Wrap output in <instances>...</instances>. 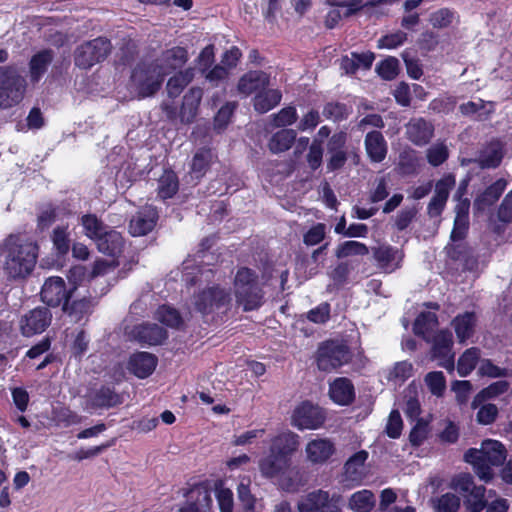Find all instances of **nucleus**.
I'll use <instances>...</instances> for the list:
<instances>
[{"label": "nucleus", "instance_id": "nucleus-8", "mask_svg": "<svg viewBox=\"0 0 512 512\" xmlns=\"http://www.w3.org/2000/svg\"><path fill=\"white\" fill-rule=\"evenodd\" d=\"M350 353L348 347L338 341L322 343L316 354V363L320 370L330 372L348 363Z\"/></svg>", "mask_w": 512, "mask_h": 512}, {"label": "nucleus", "instance_id": "nucleus-10", "mask_svg": "<svg viewBox=\"0 0 512 512\" xmlns=\"http://www.w3.org/2000/svg\"><path fill=\"white\" fill-rule=\"evenodd\" d=\"M325 421L321 408L310 402H302L293 411L291 424L299 430H315Z\"/></svg>", "mask_w": 512, "mask_h": 512}, {"label": "nucleus", "instance_id": "nucleus-24", "mask_svg": "<svg viewBox=\"0 0 512 512\" xmlns=\"http://www.w3.org/2000/svg\"><path fill=\"white\" fill-rule=\"evenodd\" d=\"M434 128L423 118L412 119L406 126L408 139L418 146L427 144L433 136Z\"/></svg>", "mask_w": 512, "mask_h": 512}, {"label": "nucleus", "instance_id": "nucleus-1", "mask_svg": "<svg viewBox=\"0 0 512 512\" xmlns=\"http://www.w3.org/2000/svg\"><path fill=\"white\" fill-rule=\"evenodd\" d=\"M6 251L4 271L9 278H25L32 272L38 257V246L34 241L10 236L6 241Z\"/></svg>", "mask_w": 512, "mask_h": 512}, {"label": "nucleus", "instance_id": "nucleus-2", "mask_svg": "<svg viewBox=\"0 0 512 512\" xmlns=\"http://www.w3.org/2000/svg\"><path fill=\"white\" fill-rule=\"evenodd\" d=\"M506 456V448L500 441L486 439L481 443L480 449H469L465 453L464 459L472 465L480 480L488 482L494 475L492 467L502 464Z\"/></svg>", "mask_w": 512, "mask_h": 512}, {"label": "nucleus", "instance_id": "nucleus-64", "mask_svg": "<svg viewBox=\"0 0 512 512\" xmlns=\"http://www.w3.org/2000/svg\"><path fill=\"white\" fill-rule=\"evenodd\" d=\"M460 507V499L452 493H446L437 500V512H456Z\"/></svg>", "mask_w": 512, "mask_h": 512}, {"label": "nucleus", "instance_id": "nucleus-21", "mask_svg": "<svg viewBox=\"0 0 512 512\" xmlns=\"http://www.w3.org/2000/svg\"><path fill=\"white\" fill-rule=\"evenodd\" d=\"M158 218L157 211L152 206H145L130 221L129 229L133 236H143L155 226Z\"/></svg>", "mask_w": 512, "mask_h": 512}, {"label": "nucleus", "instance_id": "nucleus-45", "mask_svg": "<svg viewBox=\"0 0 512 512\" xmlns=\"http://www.w3.org/2000/svg\"><path fill=\"white\" fill-rule=\"evenodd\" d=\"M178 179L174 172L165 171L158 180V197L165 200L171 198L178 191Z\"/></svg>", "mask_w": 512, "mask_h": 512}, {"label": "nucleus", "instance_id": "nucleus-36", "mask_svg": "<svg viewBox=\"0 0 512 512\" xmlns=\"http://www.w3.org/2000/svg\"><path fill=\"white\" fill-rule=\"evenodd\" d=\"M282 94L277 89H263L253 99V105L259 113H266L278 105Z\"/></svg>", "mask_w": 512, "mask_h": 512}, {"label": "nucleus", "instance_id": "nucleus-60", "mask_svg": "<svg viewBox=\"0 0 512 512\" xmlns=\"http://www.w3.org/2000/svg\"><path fill=\"white\" fill-rule=\"evenodd\" d=\"M399 61L395 57H388L377 66L378 74L385 80H392L398 74Z\"/></svg>", "mask_w": 512, "mask_h": 512}, {"label": "nucleus", "instance_id": "nucleus-59", "mask_svg": "<svg viewBox=\"0 0 512 512\" xmlns=\"http://www.w3.org/2000/svg\"><path fill=\"white\" fill-rule=\"evenodd\" d=\"M417 158L413 151H403L399 156L398 170L402 175L413 174L417 169Z\"/></svg>", "mask_w": 512, "mask_h": 512}, {"label": "nucleus", "instance_id": "nucleus-4", "mask_svg": "<svg viewBox=\"0 0 512 512\" xmlns=\"http://www.w3.org/2000/svg\"><path fill=\"white\" fill-rule=\"evenodd\" d=\"M164 74L153 61L138 64L131 75L130 89L138 98L154 95L161 87Z\"/></svg>", "mask_w": 512, "mask_h": 512}, {"label": "nucleus", "instance_id": "nucleus-25", "mask_svg": "<svg viewBox=\"0 0 512 512\" xmlns=\"http://www.w3.org/2000/svg\"><path fill=\"white\" fill-rule=\"evenodd\" d=\"M188 60L187 51L183 47H173L166 50L161 58L153 61L160 67L164 76L169 74L171 71L181 68Z\"/></svg>", "mask_w": 512, "mask_h": 512}, {"label": "nucleus", "instance_id": "nucleus-63", "mask_svg": "<svg viewBox=\"0 0 512 512\" xmlns=\"http://www.w3.org/2000/svg\"><path fill=\"white\" fill-rule=\"evenodd\" d=\"M448 158V149L442 143H436L427 150L428 162L433 166L441 165Z\"/></svg>", "mask_w": 512, "mask_h": 512}, {"label": "nucleus", "instance_id": "nucleus-37", "mask_svg": "<svg viewBox=\"0 0 512 512\" xmlns=\"http://www.w3.org/2000/svg\"><path fill=\"white\" fill-rule=\"evenodd\" d=\"M503 158L502 145L499 141L488 144L479 154L476 162L482 168H495Z\"/></svg>", "mask_w": 512, "mask_h": 512}, {"label": "nucleus", "instance_id": "nucleus-38", "mask_svg": "<svg viewBox=\"0 0 512 512\" xmlns=\"http://www.w3.org/2000/svg\"><path fill=\"white\" fill-rule=\"evenodd\" d=\"M296 135V131L293 129H282L276 132L268 142L269 150L274 154L289 150L296 141Z\"/></svg>", "mask_w": 512, "mask_h": 512}, {"label": "nucleus", "instance_id": "nucleus-28", "mask_svg": "<svg viewBox=\"0 0 512 512\" xmlns=\"http://www.w3.org/2000/svg\"><path fill=\"white\" fill-rule=\"evenodd\" d=\"M365 149L368 157L375 163L382 162L387 154V143L379 131L367 133L365 137Z\"/></svg>", "mask_w": 512, "mask_h": 512}, {"label": "nucleus", "instance_id": "nucleus-40", "mask_svg": "<svg viewBox=\"0 0 512 512\" xmlns=\"http://www.w3.org/2000/svg\"><path fill=\"white\" fill-rule=\"evenodd\" d=\"M53 60V54L50 50H43L35 54L30 61V78L32 81H38L46 72L48 66Z\"/></svg>", "mask_w": 512, "mask_h": 512}, {"label": "nucleus", "instance_id": "nucleus-19", "mask_svg": "<svg viewBox=\"0 0 512 512\" xmlns=\"http://www.w3.org/2000/svg\"><path fill=\"white\" fill-rule=\"evenodd\" d=\"M373 255L378 267L385 273H392L397 270L403 259L402 252L389 245H382L375 248Z\"/></svg>", "mask_w": 512, "mask_h": 512}, {"label": "nucleus", "instance_id": "nucleus-56", "mask_svg": "<svg viewBox=\"0 0 512 512\" xmlns=\"http://www.w3.org/2000/svg\"><path fill=\"white\" fill-rule=\"evenodd\" d=\"M298 114L295 107L288 106L281 109L278 113L272 115L274 127H287L296 122Z\"/></svg>", "mask_w": 512, "mask_h": 512}, {"label": "nucleus", "instance_id": "nucleus-33", "mask_svg": "<svg viewBox=\"0 0 512 512\" xmlns=\"http://www.w3.org/2000/svg\"><path fill=\"white\" fill-rule=\"evenodd\" d=\"M506 186L507 181L505 179H498L475 199L474 208L478 211H482L486 207L493 205L502 195Z\"/></svg>", "mask_w": 512, "mask_h": 512}, {"label": "nucleus", "instance_id": "nucleus-7", "mask_svg": "<svg viewBox=\"0 0 512 512\" xmlns=\"http://www.w3.org/2000/svg\"><path fill=\"white\" fill-rule=\"evenodd\" d=\"M193 303L198 312L208 315L227 311L231 306L232 297L227 289L213 285L196 294Z\"/></svg>", "mask_w": 512, "mask_h": 512}, {"label": "nucleus", "instance_id": "nucleus-43", "mask_svg": "<svg viewBox=\"0 0 512 512\" xmlns=\"http://www.w3.org/2000/svg\"><path fill=\"white\" fill-rule=\"evenodd\" d=\"M214 154L210 149H200L192 159L191 172L196 178L205 175L209 166L213 162Z\"/></svg>", "mask_w": 512, "mask_h": 512}, {"label": "nucleus", "instance_id": "nucleus-6", "mask_svg": "<svg viewBox=\"0 0 512 512\" xmlns=\"http://www.w3.org/2000/svg\"><path fill=\"white\" fill-rule=\"evenodd\" d=\"M26 80L13 66L0 67V108L19 104L25 94Z\"/></svg>", "mask_w": 512, "mask_h": 512}, {"label": "nucleus", "instance_id": "nucleus-26", "mask_svg": "<svg viewBox=\"0 0 512 512\" xmlns=\"http://www.w3.org/2000/svg\"><path fill=\"white\" fill-rule=\"evenodd\" d=\"M398 0H349V1H337V0H326V4L332 7L345 8L343 16L345 18L351 17L357 14L365 7H376L379 5H391Z\"/></svg>", "mask_w": 512, "mask_h": 512}, {"label": "nucleus", "instance_id": "nucleus-15", "mask_svg": "<svg viewBox=\"0 0 512 512\" xmlns=\"http://www.w3.org/2000/svg\"><path fill=\"white\" fill-rule=\"evenodd\" d=\"M51 313L45 308H36L30 311L21 320V330L24 336H33L42 333L51 322Z\"/></svg>", "mask_w": 512, "mask_h": 512}, {"label": "nucleus", "instance_id": "nucleus-55", "mask_svg": "<svg viewBox=\"0 0 512 512\" xmlns=\"http://www.w3.org/2000/svg\"><path fill=\"white\" fill-rule=\"evenodd\" d=\"M430 392L435 396H441L446 388V380L443 372H429L424 379Z\"/></svg>", "mask_w": 512, "mask_h": 512}, {"label": "nucleus", "instance_id": "nucleus-30", "mask_svg": "<svg viewBox=\"0 0 512 512\" xmlns=\"http://www.w3.org/2000/svg\"><path fill=\"white\" fill-rule=\"evenodd\" d=\"M202 96L203 91L199 87H193L185 94L180 110V118L182 122L190 123L194 120Z\"/></svg>", "mask_w": 512, "mask_h": 512}, {"label": "nucleus", "instance_id": "nucleus-54", "mask_svg": "<svg viewBox=\"0 0 512 512\" xmlns=\"http://www.w3.org/2000/svg\"><path fill=\"white\" fill-rule=\"evenodd\" d=\"M405 407L404 412L407 417L415 419L420 415V403L417 399V390L414 385H409L405 390Z\"/></svg>", "mask_w": 512, "mask_h": 512}, {"label": "nucleus", "instance_id": "nucleus-17", "mask_svg": "<svg viewBox=\"0 0 512 512\" xmlns=\"http://www.w3.org/2000/svg\"><path fill=\"white\" fill-rule=\"evenodd\" d=\"M299 445V435L290 430H284L270 439L269 452L291 458Z\"/></svg>", "mask_w": 512, "mask_h": 512}, {"label": "nucleus", "instance_id": "nucleus-27", "mask_svg": "<svg viewBox=\"0 0 512 512\" xmlns=\"http://www.w3.org/2000/svg\"><path fill=\"white\" fill-rule=\"evenodd\" d=\"M134 337L141 343L148 345L161 344L166 338V331L157 324H142L133 330Z\"/></svg>", "mask_w": 512, "mask_h": 512}, {"label": "nucleus", "instance_id": "nucleus-39", "mask_svg": "<svg viewBox=\"0 0 512 512\" xmlns=\"http://www.w3.org/2000/svg\"><path fill=\"white\" fill-rule=\"evenodd\" d=\"M251 479L248 476L240 478L237 486L238 499L241 502L244 512H258V502L255 496L250 491Z\"/></svg>", "mask_w": 512, "mask_h": 512}, {"label": "nucleus", "instance_id": "nucleus-51", "mask_svg": "<svg viewBox=\"0 0 512 512\" xmlns=\"http://www.w3.org/2000/svg\"><path fill=\"white\" fill-rule=\"evenodd\" d=\"M155 318L168 327L178 328L182 323L179 312L168 305L160 306L155 312Z\"/></svg>", "mask_w": 512, "mask_h": 512}, {"label": "nucleus", "instance_id": "nucleus-61", "mask_svg": "<svg viewBox=\"0 0 512 512\" xmlns=\"http://www.w3.org/2000/svg\"><path fill=\"white\" fill-rule=\"evenodd\" d=\"M407 39V34L403 31H396L381 37L377 42L380 49H394L402 45Z\"/></svg>", "mask_w": 512, "mask_h": 512}, {"label": "nucleus", "instance_id": "nucleus-42", "mask_svg": "<svg viewBox=\"0 0 512 512\" xmlns=\"http://www.w3.org/2000/svg\"><path fill=\"white\" fill-rule=\"evenodd\" d=\"M412 364L407 361H401L394 364L393 367L384 370V377L388 382L394 385L402 384L412 375Z\"/></svg>", "mask_w": 512, "mask_h": 512}, {"label": "nucleus", "instance_id": "nucleus-49", "mask_svg": "<svg viewBox=\"0 0 512 512\" xmlns=\"http://www.w3.org/2000/svg\"><path fill=\"white\" fill-rule=\"evenodd\" d=\"M81 224L87 237L96 241L109 228L105 226L95 215H84Z\"/></svg>", "mask_w": 512, "mask_h": 512}, {"label": "nucleus", "instance_id": "nucleus-35", "mask_svg": "<svg viewBox=\"0 0 512 512\" xmlns=\"http://www.w3.org/2000/svg\"><path fill=\"white\" fill-rule=\"evenodd\" d=\"M93 306L94 303L90 298L83 297L73 300L71 303L65 302L63 310L71 318V321L80 322L91 314Z\"/></svg>", "mask_w": 512, "mask_h": 512}, {"label": "nucleus", "instance_id": "nucleus-52", "mask_svg": "<svg viewBox=\"0 0 512 512\" xmlns=\"http://www.w3.org/2000/svg\"><path fill=\"white\" fill-rule=\"evenodd\" d=\"M93 407H112L120 403L119 396L110 388H101L91 396Z\"/></svg>", "mask_w": 512, "mask_h": 512}, {"label": "nucleus", "instance_id": "nucleus-31", "mask_svg": "<svg viewBox=\"0 0 512 512\" xmlns=\"http://www.w3.org/2000/svg\"><path fill=\"white\" fill-rule=\"evenodd\" d=\"M476 322L477 318L473 312H465L454 318L452 326L460 343H464L474 334Z\"/></svg>", "mask_w": 512, "mask_h": 512}, {"label": "nucleus", "instance_id": "nucleus-44", "mask_svg": "<svg viewBox=\"0 0 512 512\" xmlns=\"http://www.w3.org/2000/svg\"><path fill=\"white\" fill-rule=\"evenodd\" d=\"M82 416L78 415L66 406H56L52 410V420L57 426L69 427L82 422Z\"/></svg>", "mask_w": 512, "mask_h": 512}, {"label": "nucleus", "instance_id": "nucleus-22", "mask_svg": "<svg viewBox=\"0 0 512 512\" xmlns=\"http://www.w3.org/2000/svg\"><path fill=\"white\" fill-rule=\"evenodd\" d=\"M157 366V358L148 352H138L130 357L128 369L138 378H146L153 373Z\"/></svg>", "mask_w": 512, "mask_h": 512}, {"label": "nucleus", "instance_id": "nucleus-57", "mask_svg": "<svg viewBox=\"0 0 512 512\" xmlns=\"http://www.w3.org/2000/svg\"><path fill=\"white\" fill-rule=\"evenodd\" d=\"M460 111L464 115H473L479 113V116L489 114L493 111V103H485L483 100L469 101L460 106Z\"/></svg>", "mask_w": 512, "mask_h": 512}, {"label": "nucleus", "instance_id": "nucleus-47", "mask_svg": "<svg viewBox=\"0 0 512 512\" xmlns=\"http://www.w3.org/2000/svg\"><path fill=\"white\" fill-rule=\"evenodd\" d=\"M480 359V350L472 347L467 349L458 359L457 372L461 377L468 376Z\"/></svg>", "mask_w": 512, "mask_h": 512}, {"label": "nucleus", "instance_id": "nucleus-16", "mask_svg": "<svg viewBox=\"0 0 512 512\" xmlns=\"http://www.w3.org/2000/svg\"><path fill=\"white\" fill-rule=\"evenodd\" d=\"M270 85V76L260 70L249 71L238 81V92L247 97L251 94H257Z\"/></svg>", "mask_w": 512, "mask_h": 512}, {"label": "nucleus", "instance_id": "nucleus-11", "mask_svg": "<svg viewBox=\"0 0 512 512\" xmlns=\"http://www.w3.org/2000/svg\"><path fill=\"white\" fill-rule=\"evenodd\" d=\"M75 289L67 288L63 278L52 276L45 280L41 289V299L49 306L57 307L62 302H67Z\"/></svg>", "mask_w": 512, "mask_h": 512}, {"label": "nucleus", "instance_id": "nucleus-29", "mask_svg": "<svg viewBox=\"0 0 512 512\" xmlns=\"http://www.w3.org/2000/svg\"><path fill=\"white\" fill-rule=\"evenodd\" d=\"M95 242L101 253L113 257H116L122 252L124 245L121 234L109 228L99 238H97Z\"/></svg>", "mask_w": 512, "mask_h": 512}, {"label": "nucleus", "instance_id": "nucleus-5", "mask_svg": "<svg viewBox=\"0 0 512 512\" xmlns=\"http://www.w3.org/2000/svg\"><path fill=\"white\" fill-rule=\"evenodd\" d=\"M259 471L265 478L276 479L286 491H295V484L290 475L293 473L291 458L269 452L259 460Z\"/></svg>", "mask_w": 512, "mask_h": 512}, {"label": "nucleus", "instance_id": "nucleus-3", "mask_svg": "<svg viewBox=\"0 0 512 512\" xmlns=\"http://www.w3.org/2000/svg\"><path fill=\"white\" fill-rule=\"evenodd\" d=\"M234 295L236 303L245 311L255 310L261 306L263 293L254 271L245 267L237 271L234 278Z\"/></svg>", "mask_w": 512, "mask_h": 512}, {"label": "nucleus", "instance_id": "nucleus-9", "mask_svg": "<svg viewBox=\"0 0 512 512\" xmlns=\"http://www.w3.org/2000/svg\"><path fill=\"white\" fill-rule=\"evenodd\" d=\"M111 51V43L108 39L98 37L87 41L77 47L74 54L76 66L89 69L96 63L104 60Z\"/></svg>", "mask_w": 512, "mask_h": 512}, {"label": "nucleus", "instance_id": "nucleus-18", "mask_svg": "<svg viewBox=\"0 0 512 512\" xmlns=\"http://www.w3.org/2000/svg\"><path fill=\"white\" fill-rule=\"evenodd\" d=\"M368 452L361 450L350 456L344 464V480L359 485L366 477L365 463Z\"/></svg>", "mask_w": 512, "mask_h": 512}, {"label": "nucleus", "instance_id": "nucleus-14", "mask_svg": "<svg viewBox=\"0 0 512 512\" xmlns=\"http://www.w3.org/2000/svg\"><path fill=\"white\" fill-rule=\"evenodd\" d=\"M336 451L334 442L329 438H313L305 446L307 461L313 465H323Z\"/></svg>", "mask_w": 512, "mask_h": 512}, {"label": "nucleus", "instance_id": "nucleus-62", "mask_svg": "<svg viewBox=\"0 0 512 512\" xmlns=\"http://www.w3.org/2000/svg\"><path fill=\"white\" fill-rule=\"evenodd\" d=\"M478 407L476 420L479 424L489 425L495 421L498 415V408L495 404H480Z\"/></svg>", "mask_w": 512, "mask_h": 512}, {"label": "nucleus", "instance_id": "nucleus-34", "mask_svg": "<svg viewBox=\"0 0 512 512\" xmlns=\"http://www.w3.org/2000/svg\"><path fill=\"white\" fill-rule=\"evenodd\" d=\"M375 503L376 499L373 492L368 489H363L353 493L349 497L347 507L352 512H371Z\"/></svg>", "mask_w": 512, "mask_h": 512}, {"label": "nucleus", "instance_id": "nucleus-46", "mask_svg": "<svg viewBox=\"0 0 512 512\" xmlns=\"http://www.w3.org/2000/svg\"><path fill=\"white\" fill-rule=\"evenodd\" d=\"M438 320L435 313L422 312L414 322V333L429 340L430 332L437 326Z\"/></svg>", "mask_w": 512, "mask_h": 512}, {"label": "nucleus", "instance_id": "nucleus-50", "mask_svg": "<svg viewBox=\"0 0 512 512\" xmlns=\"http://www.w3.org/2000/svg\"><path fill=\"white\" fill-rule=\"evenodd\" d=\"M485 488L483 486H475L470 492L464 495V503L468 511L481 512L486 506Z\"/></svg>", "mask_w": 512, "mask_h": 512}, {"label": "nucleus", "instance_id": "nucleus-20", "mask_svg": "<svg viewBox=\"0 0 512 512\" xmlns=\"http://www.w3.org/2000/svg\"><path fill=\"white\" fill-rule=\"evenodd\" d=\"M455 185V177L446 175L440 179L435 186V195L428 205V213L430 216H439L447 202L449 192Z\"/></svg>", "mask_w": 512, "mask_h": 512}, {"label": "nucleus", "instance_id": "nucleus-32", "mask_svg": "<svg viewBox=\"0 0 512 512\" xmlns=\"http://www.w3.org/2000/svg\"><path fill=\"white\" fill-rule=\"evenodd\" d=\"M329 395L339 405H348L354 399V387L350 380L337 378L330 385Z\"/></svg>", "mask_w": 512, "mask_h": 512}, {"label": "nucleus", "instance_id": "nucleus-13", "mask_svg": "<svg viewBox=\"0 0 512 512\" xmlns=\"http://www.w3.org/2000/svg\"><path fill=\"white\" fill-rule=\"evenodd\" d=\"M432 355L439 359V365L448 371L454 370V354L452 353V334L441 330L433 337Z\"/></svg>", "mask_w": 512, "mask_h": 512}, {"label": "nucleus", "instance_id": "nucleus-48", "mask_svg": "<svg viewBox=\"0 0 512 512\" xmlns=\"http://www.w3.org/2000/svg\"><path fill=\"white\" fill-rule=\"evenodd\" d=\"M194 73L192 69L181 71L172 76L167 83V92L171 97H177L183 88L187 86L193 79Z\"/></svg>", "mask_w": 512, "mask_h": 512}, {"label": "nucleus", "instance_id": "nucleus-12", "mask_svg": "<svg viewBox=\"0 0 512 512\" xmlns=\"http://www.w3.org/2000/svg\"><path fill=\"white\" fill-rule=\"evenodd\" d=\"M328 491L315 490L298 501L299 512H340V508L333 503Z\"/></svg>", "mask_w": 512, "mask_h": 512}, {"label": "nucleus", "instance_id": "nucleus-23", "mask_svg": "<svg viewBox=\"0 0 512 512\" xmlns=\"http://www.w3.org/2000/svg\"><path fill=\"white\" fill-rule=\"evenodd\" d=\"M346 143V134L339 132L334 134L328 142V153L330 155L327 168L330 171L337 170L345 164L347 160L344 146Z\"/></svg>", "mask_w": 512, "mask_h": 512}, {"label": "nucleus", "instance_id": "nucleus-41", "mask_svg": "<svg viewBox=\"0 0 512 512\" xmlns=\"http://www.w3.org/2000/svg\"><path fill=\"white\" fill-rule=\"evenodd\" d=\"M509 389V383L507 381H497L490 384L488 387L482 389L473 399L472 408L476 409L480 404L487 400L496 398L497 396L504 394Z\"/></svg>", "mask_w": 512, "mask_h": 512}, {"label": "nucleus", "instance_id": "nucleus-58", "mask_svg": "<svg viewBox=\"0 0 512 512\" xmlns=\"http://www.w3.org/2000/svg\"><path fill=\"white\" fill-rule=\"evenodd\" d=\"M216 498L220 508V512H233V493L229 488L222 484L216 486Z\"/></svg>", "mask_w": 512, "mask_h": 512}, {"label": "nucleus", "instance_id": "nucleus-53", "mask_svg": "<svg viewBox=\"0 0 512 512\" xmlns=\"http://www.w3.org/2000/svg\"><path fill=\"white\" fill-rule=\"evenodd\" d=\"M369 253L368 247L358 241H346L340 244L336 249L337 258H346L353 255H367Z\"/></svg>", "mask_w": 512, "mask_h": 512}]
</instances>
